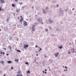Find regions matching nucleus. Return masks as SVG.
<instances>
[{"mask_svg": "<svg viewBox=\"0 0 76 76\" xmlns=\"http://www.w3.org/2000/svg\"><path fill=\"white\" fill-rule=\"evenodd\" d=\"M23 9H24V7H23Z\"/></svg>", "mask_w": 76, "mask_h": 76, "instance_id": "nucleus-51", "label": "nucleus"}, {"mask_svg": "<svg viewBox=\"0 0 76 76\" xmlns=\"http://www.w3.org/2000/svg\"><path fill=\"white\" fill-rule=\"evenodd\" d=\"M2 53H3V54H5V53H4V52Z\"/></svg>", "mask_w": 76, "mask_h": 76, "instance_id": "nucleus-33", "label": "nucleus"}, {"mask_svg": "<svg viewBox=\"0 0 76 76\" xmlns=\"http://www.w3.org/2000/svg\"><path fill=\"white\" fill-rule=\"evenodd\" d=\"M38 56V54H37L36 55V56Z\"/></svg>", "mask_w": 76, "mask_h": 76, "instance_id": "nucleus-40", "label": "nucleus"}, {"mask_svg": "<svg viewBox=\"0 0 76 76\" xmlns=\"http://www.w3.org/2000/svg\"><path fill=\"white\" fill-rule=\"evenodd\" d=\"M25 64H27L28 65L29 64H28V62H26Z\"/></svg>", "mask_w": 76, "mask_h": 76, "instance_id": "nucleus-19", "label": "nucleus"}, {"mask_svg": "<svg viewBox=\"0 0 76 76\" xmlns=\"http://www.w3.org/2000/svg\"><path fill=\"white\" fill-rule=\"evenodd\" d=\"M43 73H44V71H43Z\"/></svg>", "mask_w": 76, "mask_h": 76, "instance_id": "nucleus-41", "label": "nucleus"}, {"mask_svg": "<svg viewBox=\"0 0 76 76\" xmlns=\"http://www.w3.org/2000/svg\"><path fill=\"white\" fill-rule=\"evenodd\" d=\"M42 24H43L42 23Z\"/></svg>", "mask_w": 76, "mask_h": 76, "instance_id": "nucleus-50", "label": "nucleus"}, {"mask_svg": "<svg viewBox=\"0 0 76 76\" xmlns=\"http://www.w3.org/2000/svg\"><path fill=\"white\" fill-rule=\"evenodd\" d=\"M46 31H48V29H46Z\"/></svg>", "mask_w": 76, "mask_h": 76, "instance_id": "nucleus-29", "label": "nucleus"}, {"mask_svg": "<svg viewBox=\"0 0 76 76\" xmlns=\"http://www.w3.org/2000/svg\"><path fill=\"white\" fill-rule=\"evenodd\" d=\"M45 74H46V73H47V72H45Z\"/></svg>", "mask_w": 76, "mask_h": 76, "instance_id": "nucleus-30", "label": "nucleus"}, {"mask_svg": "<svg viewBox=\"0 0 76 76\" xmlns=\"http://www.w3.org/2000/svg\"><path fill=\"white\" fill-rule=\"evenodd\" d=\"M71 50H72V49H71Z\"/></svg>", "mask_w": 76, "mask_h": 76, "instance_id": "nucleus-54", "label": "nucleus"}, {"mask_svg": "<svg viewBox=\"0 0 76 76\" xmlns=\"http://www.w3.org/2000/svg\"><path fill=\"white\" fill-rule=\"evenodd\" d=\"M66 70H66H66H64V71L65 72V71H66Z\"/></svg>", "mask_w": 76, "mask_h": 76, "instance_id": "nucleus-38", "label": "nucleus"}, {"mask_svg": "<svg viewBox=\"0 0 76 76\" xmlns=\"http://www.w3.org/2000/svg\"><path fill=\"white\" fill-rule=\"evenodd\" d=\"M4 76H6L5 75V74H4Z\"/></svg>", "mask_w": 76, "mask_h": 76, "instance_id": "nucleus-42", "label": "nucleus"}, {"mask_svg": "<svg viewBox=\"0 0 76 76\" xmlns=\"http://www.w3.org/2000/svg\"><path fill=\"white\" fill-rule=\"evenodd\" d=\"M49 28H50V27H49Z\"/></svg>", "mask_w": 76, "mask_h": 76, "instance_id": "nucleus-55", "label": "nucleus"}, {"mask_svg": "<svg viewBox=\"0 0 76 76\" xmlns=\"http://www.w3.org/2000/svg\"><path fill=\"white\" fill-rule=\"evenodd\" d=\"M39 48H40V50H42V49L41 48H40V47H39Z\"/></svg>", "mask_w": 76, "mask_h": 76, "instance_id": "nucleus-23", "label": "nucleus"}, {"mask_svg": "<svg viewBox=\"0 0 76 76\" xmlns=\"http://www.w3.org/2000/svg\"><path fill=\"white\" fill-rule=\"evenodd\" d=\"M1 63L2 64H4V62H3V61H1Z\"/></svg>", "mask_w": 76, "mask_h": 76, "instance_id": "nucleus-12", "label": "nucleus"}, {"mask_svg": "<svg viewBox=\"0 0 76 76\" xmlns=\"http://www.w3.org/2000/svg\"><path fill=\"white\" fill-rule=\"evenodd\" d=\"M32 31H34L35 30V29L34 28V27H32Z\"/></svg>", "mask_w": 76, "mask_h": 76, "instance_id": "nucleus-10", "label": "nucleus"}, {"mask_svg": "<svg viewBox=\"0 0 76 76\" xmlns=\"http://www.w3.org/2000/svg\"><path fill=\"white\" fill-rule=\"evenodd\" d=\"M11 69H12H12H13V67H11Z\"/></svg>", "mask_w": 76, "mask_h": 76, "instance_id": "nucleus-28", "label": "nucleus"}, {"mask_svg": "<svg viewBox=\"0 0 76 76\" xmlns=\"http://www.w3.org/2000/svg\"><path fill=\"white\" fill-rule=\"evenodd\" d=\"M59 48L61 49V48H62V47L60 46L58 47Z\"/></svg>", "mask_w": 76, "mask_h": 76, "instance_id": "nucleus-16", "label": "nucleus"}, {"mask_svg": "<svg viewBox=\"0 0 76 76\" xmlns=\"http://www.w3.org/2000/svg\"><path fill=\"white\" fill-rule=\"evenodd\" d=\"M28 24H27V23L26 21L24 22L23 25L24 26H26Z\"/></svg>", "mask_w": 76, "mask_h": 76, "instance_id": "nucleus-1", "label": "nucleus"}, {"mask_svg": "<svg viewBox=\"0 0 76 76\" xmlns=\"http://www.w3.org/2000/svg\"><path fill=\"white\" fill-rule=\"evenodd\" d=\"M53 22V21H51V20H49V22H50V23H52Z\"/></svg>", "mask_w": 76, "mask_h": 76, "instance_id": "nucleus-7", "label": "nucleus"}, {"mask_svg": "<svg viewBox=\"0 0 76 76\" xmlns=\"http://www.w3.org/2000/svg\"><path fill=\"white\" fill-rule=\"evenodd\" d=\"M20 19V18H19V17H18V19Z\"/></svg>", "mask_w": 76, "mask_h": 76, "instance_id": "nucleus-26", "label": "nucleus"}, {"mask_svg": "<svg viewBox=\"0 0 76 76\" xmlns=\"http://www.w3.org/2000/svg\"><path fill=\"white\" fill-rule=\"evenodd\" d=\"M65 68H66V69H67V68L66 66H65Z\"/></svg>", "mask_w": 76, "mask_h": 76, "instance_id": "nucleus-34", "label": "nucleus"}, {"mask_svg": "<svg viewBox=\"0 0 76 76\" xmlns=\"http://www.w3.org/2000/svg\"><path fill=\"white\" fill-rule=\"evenodd\" d=\"M19 74H18L17 75H16V76H19Z\"/></svg>", "mask_w": 76, "mask_h": 76, "instance_id": "nucleus-36", "label": "nucleus"}, {"mask_svg": "<svg viewBox=\"0 0 76 76\" xmlns=\"http://www.w3.org/2000/svg\"><path fill=\"white\" fill-rule=\"evenodd\" d=\"M16 11L17 13H19V12H20V9L17 10H16Z\"/></svg>", "mask_w": 76, "mask_h": 76, "instance_id": "nucleus-5", "label": "nucleus"}, {"mask_svg": "<svg viewBox=\"0 0 76 76\" xmlns=\"http://www.w3.org/2000/svg\"><path fill=\"white\" fill-rule=\"evenodd\" d=\"M1 9H2L1 7H0V11H1V10H4L3 9L1 10Z\"/></svg>", "mask_w": 76, "mask_h": 76, "instance_id": "nucleus-13", "label": "nucleus"}, {"mask_svg": "<svg viewBox=\"0 0 76 76\" xmlns=\"http://www.w3.org/2000/svg\"><path fill=\"white\" fill-rule=\"evenodd\" d=\"M69 51H70V50H69V51H68V52H69V53H71V52H70Z\"/></svg>", "mask_w": 76, "mask_h": 76, "instance_id": "nucleus-20", "label": "nucleus"}, {"mask_svg": "<svg viewBox=\"0 0 76 76\" xmlns=\"http://www.w3.org/2000/svg\"><path fill=\"white\" fill-rule=\"evenodd\" d=\"M36 47H38V46L37 45L36 46Z\"/></svg>", "mask_w": 76, "mask_h": 76, "instance_id": "nucleus-35", "label": "nucleus"}, {"mask_svg": "<svg viewBox=\"0 0 76 76\" xmlns=\"http://www.w3.org/2000/svg\"><path fill=\"white\" fill-rule=\"evenodd\" d=\"M12 7H15V4H12Z\"/></svg>", "mask_w": 76, "mask_h": 76, "instance_id": "nucleus-11", "label": "nucleus"}, {"mask_svg": "<svg viewBox=\"0 0 76 76\" xmlns=\"http://www.w3.org/2000/svg\"><path fill=\"white\" fill-rule=\"evenodd\" d=\"M74 10V8H73L72 10Z\"/></svg>", "mask_w": 76, "mask_h": 76, "instance_id": "nucleus-44", "label": "nucleus"}, {"mask_svg": "<svg viewBox=\"0 0 76 76\" xmlns=\"http://www.w3.org/2000/svg\"><path fill=\"white\" fill-rule=\"evenodd\" d=\"M34 26H35V25H34Z\"/></svg>", "mask_w": 76, "mask_h": 76, "instance_id": "nucleus-52", "label": "nucleus"}, {"mask_svg": "<svg viewBox=\"0 0 76 76\" xmlns=\"http://www.w3.org/2000/svg\"><path fill=\"white\" fill-rule=\"evenodd\" d=\"M47 9V8H46Z\"/></svg>", "mask_w": 76, "mask_h": 76, "instance_id": "nucleus-56", "label": "nucleus"}, {"mask_svg": "<svg viewBox=\"0 0 76 76\" xmlns=\"http://www.w3.org/2000/svg\"><path fill=\"white\" fill-rule=\"evenodd\" d=\"M34 60H35H35H36V59H34Z\"/></svg>", "mask_w": 76, "mask_h": 76, "instance_id": "nucleus-49", "label": "nucleus"}, {"mask_svg": "<svg viewBox=\"0 0 76 76\" xmlns=\"http://www.w3.org/2000/svg\"><path fill=\"white\" fill-rule=\"evenodd\" d=\"M4 50H6V48H4Z\"/></svg>", "mask_w": 76, "mask_h": 76, "instance_id": "nucleus-25", "label": "nucleus"}, {"mask_svg": "<svg viewBox=\"0 0 76 76\" xmlns=\"http://www.w3.org/2000/svg\"><path fill=\"white\" fill-rule=\"evenodd\" d=\"M15 61H18V60H15Z\"/></svg>", "mask_w": 76, "mask_h": 76, "instance_id": "nucleus-22", "label": "nucleus"}, {"mask_svg": "<svg viewBox=\"0 0 76 76\" xmlns=\"http://www.w3.org/2000/svg\"><path fill=\"white\" fill-rule=\"evenodd\" d=\"M58 55H59V53H55V56L56 57H57V56H58Z\"/></svg>", "mask_w": 76, "mask_h": 76, "instance_id": "nucleus-3", "label": "nucleus"}, {"mask_svg": "<svg viewBox=\"0 0 76 76\" xmlns=\"http://www.w3.org/2000/svg\"><path fill=\"white\" fill-rule=\"evenodd\" d=\"M23 20V18H21L20 20V22L21 23H22V22Z\"/></svg>", "mask_w": 76, "mask_h": 76, "instance_id": "nucleus-2", "label": "nucleus"}, {"mask_svg": "<svg viewBox=\"0 0 76 76\" xmlns=\"http://www.w3.org/2000/svg\"><path fill=\"white\" fill-rule=\"evenodd\" d=\"M7 56H9V54H7Z\"/></svg>", "mask_w": 76, "mask_h": 76, "instance_id": "nucleus-37", "label": "nucleus"}, {"mask_svg": "<svg viewBox=\"0 0 76 76\" xmlns=\"http://www.w3.org/2000/svg\"><path fill=\"white\" fill-rule=\"evenodd\" d=\"M1 29L0 28V31H1Z\"/></svg>", "mask_w": 76, "mask_h": 76, "instance_id": "nucleus-43", "label": "nucleus"}, {"mask_svg": "<svg viewBox=\"0 0 76 76\" xmlns=\"http://www.w3.org/2000/svg\"><path fill=\"white\" fill-rule=\"evenodd\" d=\"M32 9H33V7H32Z\"/></svg>", "mask_w": 76, "mask_h": 76, "instance_id": "nucleus-48", "label": "nucleus"}, {"mask_svg": "<svg viewBox=\"0 0 76 76\" xmlns=\"http://www.w3.org/2000/svg\"><path fill=\"white\" fill-rule=\"evenodd\" d=\"M17 51L19 52L20 53L21 52L19 50H17Z\"/></svg>", "mask_w": 76, "mask_h": 76, "instance_id": "nucleus-18", "label": "nucleus"}, {"mask_svg": "<svg viewBox=\"0 0 76 76\" xmlns=\"http://www.w3.org/2000/svg\"><path fill=\"white\" fill-rule=\"evenodd\" d=\"M33 63H34V62H33Z\"/></svg>", "mask_w": 76, "mask_h": 76, "instance_id": "nucleus-53", "label": "nucleus"}, {"mask_svg": "<svg viewBox=\"0 0 76 76\" xmlns=\"http://www.w3.org/2000/svg\"><path fill=\"white\" fill-rule=\"evenodd\" d=\"M0 2L1 3L3 4L4 2V0H0Z\"/></svg>", "mask_w": 76, "mask_h": 76, "instance_id": "nucleus-4", "label": "nucleus"}, {"mask_svg": "<svg viewBox=\"0 0 76 76\" xmlns=\"http://www.w3.org/2000/svg\"><path fill=\"white\" fill-rule=\"evenodd\" d=\"M7 22L9 21V19H7Z\"/></svg>", "mask_w": 76, "mask_h": 76, "instance_id": "nucleus-27", "label": "nucleus"}, {"mask_svg": "<svg viewBox=\"0 0 76 76\" xmlns=\"http://www.w3.org/2000/svg\"><path fill=\"white\" fill-rule=\"evenodd\" d=\"M41 20V19H40V18H39L38 20V21H39V22H40V20Z\"/></svg>", "mask_w": 76, "mask_h": 76, "instance_id": "nucleus-15", "label": "nucleus"}, {"mask_svg": "<svg viewBox=\"0 0 76 76\" xmlns=\"http://www.w3.org/2000/svg\"><path fill=\"white\" fill-rule=\"evenodd\" d=\"M39 51H40V50H39Z\"/></svg>", "mask_w": 76, "mask_h": 76, "instance_id": "nucleus-45", "label": "nucleus"}, {"mask_svg": "<svg viewBox=\"0 0 76 76\" xmlns=\"http://www.w3.org/2000/svg\"><path fill=\"white\" fill-rule=\"evenodd\" d=\"M1 54H3V52H2V51L1 52Z\"/></svg>", "mask_w": 76, "mask_h": 76, "instance_id": "nucleus-32", "label": "nucleus"}, {"mask_svg": "<svg viewBox=\"0 0 76 76\" xmlns=\"http://www.w3.org/2000/svg\"><path fill=\"white\" fill-rule=\"evenodd\" d=\"M45 57H46V56H45Z\"/></svg>", "mask_w": 76, "mask_h": 76, "instance_id": "nucleus-46", "label": "nucleus"}, {"mask_svg": "<svg viewBox=\"0 0 76 76\" xmlns=\"http://www.w3.org/2000/svg\"><path fill=\"white\" fill-rule=\"evenodd\" d=\"M4 48H3V49H4Z\"/></svg>", "mask_w": 76, "mask_h": 76, "instance_id": "nucleus-47", "label": "nucleus"}, {"mask_svg": "<svg viewBox=\"0 0 76 76\" xmlns=\"http://www.w3.org/2000/svg\"><path fill=\"white\" fill-rule=\"evenodd\" d=\"M20 18H21V19H23V17L22 16H20Z\"/></svg>", "mask_w": 76, "mask_h": 76, "instance_id": "nucleus-17", "label": "nucleus"}, {"mask_svg": "<svg viewBox=\"0 0 76 76\" xmlns=\"http://www.w3.org/2000/svg\"><path fill=\"white\" fill-rule=\"evenodd\" d=\"M45 71H47V69H45Z\"/></svg>", "mask_w": 76, "mask_h": 76, "instance_id": "nucleus-39", "label": "nucleus"}, {"mask_svg": "<svg viewBox=\"0 0 76 76\" xmlns=\"http://www.w3.org/2000/svg\"><path fill=\"white\" fill-rule=\"evenodd\" d=\"M27 73H28V74H30V71H28L26 72Z\"/></svg>", "mask_w": 76, "mask_h": 76, "instance_id": "nucleus-8", "label": "nucleus"}, {"mask_svg": "<svg viewBox=\"0 0 76 76\" xmlns=\"http://www.w3.org/2000/svg\"><path fill=\"white\" fill-rule=\"evenodd\" d=\"M59 6V5L58 4H57V5H56L57 7H58V6Z\"/></svg>", "mask_w": 76, "mask_h": 76, "instance_id": "nucleus-24", "label": "nucleus"}, {"mask_svg": "<svg viewBox=\"0 0 76 76\" xmlns=\"http://www.w3.org/2000/svg\"><path fill=\"white\" fill-rule=\"evenodd\" d=\"M22 4V2H21L20 4V5H21V4Z\"/></svg>", "mask_w": 76, "mask_h": 76, "instance_id": "nucleus-31", "label": "nucleus"}, {"mask_svg": "<svg viewBox=\"0 0 76 76\" xmlns=\"http://www.w3.org/2000/svg\"><path fill=\"white\" fill-rule=\"evenodd\" d=\"M15 1L16 2H18V0H15Z\"/></svg>", "mask_w": 76, "mask_h": 76, "instance_id": "nucleus-21", "label": "nucleus"}, {"mask_svg": "<svg viewBox=\"0 0 76 76\" xmlns=\"http://www.w3.org/2000/svg\"><path fill=\"white\" fill-rule=\"evenodd\" d=\"M28 47V46H27V45H26L25 46H24V48H25V49H26V47Z\"/></svg>", "mask_w": 76, "mask_h": 76, "instance_id": "nucleus-6", "label": "nucleus"}, {"mask_svg": "<svg viewBox=\"0 0 76 76\" xmlns=\"http://www.w3.org/2000/svg\"><path fill=\"white\" fill-rule=\"evenodd\" d=\"M8 48L10 49V50H11V49H12V47H11L10 46H9L8 47Z\"/></svg>", "mask_w": 76, "mask_h": 76, "instance_id": "nucleus-9", "label": "nucleus"}, {"mask_svg": "<svg viewBox=\"0 0 76 76\" xmlns=\"http://www.w3.org/2000/svg\"><path fill=\"white\" fill-rule=\"evenodd\" d=\"M7 62L8 63H12V62L11 61H7Z\"/></svg>", "mask_w": 76, "mask_h": 76, "instance_id": "nucleus-14", "label": "nucleus"}]
</instances>
